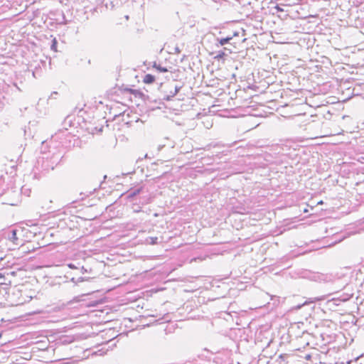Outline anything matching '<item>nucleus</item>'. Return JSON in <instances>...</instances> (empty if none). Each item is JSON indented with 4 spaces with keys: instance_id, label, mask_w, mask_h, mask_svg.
Masks as SVG:
<instances>
[{
    "instance_id": "obj_2",
    "label": "nucleus",
    "mask_w": 364,
    "mask_h": 364,
    "mask_svg": "<svg viewBox=\"0 0 364 364\" xmlns=\"http://www.w3.org/2000/svg\"><path fill=\"white\" fill-rule=\"evenodd\" d=\"M62 156L60 153L55 151L51 154H44L43 156L38 160V164H41V167L44 171L53 170L55 166L58 164Z\"/></svg>"
},
{
    "instance_id": "obj_14",
    "label": "nucleus",
    "mask_w": 364,
    "mask_h": 364,
    "mask_svg": "<svg viewBox=\"0 0 364 364\" xmlns=\"http://www.w3.org/2000/svg\"><path fill=\"white\" fill-rule=\"evenodd\" d=\"M53 95H58V92H53L51 93V95H50V97H53Z\"/></svg>"
},
{
    "instance_id": "obj_15",
    "label": "nucleus",
    "mask_w": 364,
    "mask_h": 364,
    "mask_svg": "<svg viewBox=\"0 0 364 364\" xmlns=\"http://www.w3.org/2000/svg\"><path fill=\"white\" fill-rule=\"evenodd\" d=\"M82 270L83 272H86V269H85L84 267H82Z\"/></svg>"
},
{
    "instance_id": "obj_3",
    "label": "nucleus",
    "mask_w": 364,
    "mask_h": 364,
    "mask_svg": "<svg viewBox=\"0 0 364 364\" xmlns=\"http://www.w3.org/2000/svg\"><path fill=\"white\" fill-rule=\"evenodd\" d=\"M181 89V86L176 85L173 87V90H171L169 94L165 95L163 99L166 101L171 100L180 91Z\"/></svg>"
},
{
    "instance_id": "obj_19",
    "label": "nucleus",
    "mask_w": 364,
    "mask_h": 364,
    "mask_svg": "<svg viewBox=\"0 0 364 364\" xmlns=\"http://www.w3.org/2000/svg\"><path fill=\"white\" fill-rule=\"evenodd\" d=\"M301 306H300V305H299V306H297V309H300V308H301Z\"/></svg>"
},
{
    "instance_id": "obj_12",
    "label": "nucleus",
    "mask_w": 364,
    "mask_h": 364,
    "mask_svg": "<svg viewBox=\"0 0 364 364\" xmlns=\"http://www.w3.org/2000/svg\"><path fill=\"white\" fill-rule=\"evenodd\" d=\"M224 55H225V53H224L223 52H222L221 53H219V54L217 55V58H222Z\"/></svg>"
},
{
    "instance_id": "obj_1",
    "label": "nucleus",
    "mask_w": 364,
    "mask_h": 364,
    "mask_svg": "<svg viewBox=\"0 0 364 364\" xmlns=\"http://www.w3.org/2000/svg\"><path fill=\"white\" fill-rule=\"evenodd\" d=\"M27 233L31 234L28 229L24 228L9 230L4 233V238L0 240V247L5 242L8 250H16L24 244L26 240L23 237Z\"/></svg>"
},
{
    "instance_id": "obj_10",
    "label": "nucleus",
    "mask_w": 364,
    "mask_h": 364,
    "mask_svg": "<svg viewBox=\"0 0 364 364\" xmlns=\"http://www.w3.org/2000/svg\"><path fill=\"white\" fill-rule=\"evenodd\" d=\"M71 281H72L73 282H75V279H74V278H72ZM82 281H84V279H83L82 277H79V278L77 279V282H75V283L81 282H82Z\"/></svg>"
},
{
    "instance_id": "obj_17",
    "label": "nucleus",
    "mask_w": 364,
    "mask_h": 364,
    "mask_svg": "<svg viewBox=\"0 0 364 364\" xmlns=\"http://www.w3.org/2000/svg\"><path fill=\"white\" fill-rule=\"evenodd\" d=\"M305 304H306V302L303 303L302 306H304Z\"/></svg>"
},
{
    "instance_id": "obj_18",
    "label": "nucleus",
    "mask_w": 364,
    "mask_h": 364,
    "mask_svg": "<svg viewBox=\"0 0 364 364\" xmlns=\"http://www.w3.org/2000/svg\"><path fill=\"white\" fill-rule=\"evenodd\" d=\"M305 304H306V302L303 303L302 306H304Z\"/></svg>"
},
{
    "instance_id": "obj_6",
    "label": "nucleus",
    "mask_w": 364,
    "mask_h": 364,
    "mask_svg": "<svg viewBox=\"0 0 364 364\" xmlns=\"http://www.w3.org/2000/svg\"><path fill=\"white\" fill-rule=\"evenodd\" d=\"M141 188H136V189L130 190L128 192L127 198H131L134 197L135 196H136L137 194H139L141 192Z\"/></svg>"
},
{
    "instance_id": "obj_7",
    "label": "nucleus",
    "mask_w": 364,
    "mask_h": 364,
    "mask_svg": "<svg viewBox=\"0 0 364 364\" xmlns=\"http://www.w3.org/2000/svg\"><path fill=\"white\" fill-rule=\"evenodd\" d=\"M232 37H226V38H220L219 41V43L220 44V46H224L225 45L226 43H229V41L232 39Z\"/></svg>"
},
{
    "instance_id": "obj_8",
    "label": "nucleus",
    "mask_w": 364,
    "mask_h": 364,
    "mask_svg": "<svg viewBox=\"0 0 364 364\" xmlns=\"http://www.w3.org/2000/svg\"><path fill=\"white\" fill-rule=\"evenodd\" d=\"M154 67H156V68H157V70H159L160 72H161V73H166V72H168L167 68H163V67H161V66H160V65L156 66V65L155 64Z\"/></svg>"
},
{
    "instance_id": "obj_9",
    "label": "nucleus",
    "mask_w": 364,
    "mask_h": 364,
    "mask_svg": "<svg viewBox=\"0 0 364 364\" xmlns=\"http://www.w3.org/2000/svg\"><path fill=\"white\" fill-rule=\"evenodd\" d=\"M56 44H57V41H56L55 38H54L53 40V43L51 45V49L52 50H56Z\"/></svg>"
},
{
    "instance_id": "obj_5",
    "label": "nucleus",
    "mask_w": 364,
    "mask_h": 364,
    "mask_svg": "<svg viewBox=\"0 0 364 364\" xmlns=\"http://www.w3.org/2000/svg\"><path fill=\"white\" fill-rule=\"evenodd\" d=\"M158 240L157 237H149L146 238L145 242L149 245H156L158 243Z\"/></svg>"
},
{
    "instance_id": "obj_16",
    "label": "nucleus",
    "mask_w": 364,
    "mask_h": 364,
    "mask_svg": "<svg viewBox=\"0 0 364 364\" xmlns=\"http://www.w3.org/2000/svg\"><path fill=\"white\" fill-rule=\"evenodd\" d=\"M305 304H306V302L303 303L302 306H304Z\"/></svg>"
},
{
    "instance_id": "obj_13",
    "label": "nucleus",
    "mask_w": 364,
    "mask_h": 364,
    "mask_svg": "<svg viewBox=\"0 0 364 364\" xmlns=\"http://www.w3.org/2000/svg\"><path fill=\"white\" fill-rule=\"evenodd\" d=\"M275 9H276L278 11H283V9H281V8H280L279 6H277L275 7Z\"/></svg>"
},
{
    "instance_id": "obj_4",
    "label": "nucleus",
    "mask_w": 364,
    "mask_h": 364,
    "mask_svg": "<svg viewBox=\"0 0 364 364\" xmlns=\"http://www.w3.org/2000/svg\"><path fill=\"white\" fill-rule=\"evenodd\" d=\"M155 80V77L151 74H146L144 77V82L151 84Z\"/></svg>"
},
{
    "instance_id": "obj_11",
    "label": "nucleus",
    "mask_w": 364,
    "mask_h": 364,
    "mask_svg": "<svg viewBox=\"0 0 364 364\" xmlns=\"http://www.w3.org/2000/svg\"><path fill=\"white\" fill-rule=\"evenodd\" d=\"M68 267L70 269H77V267L73 263H70L68 264Z\"/></svg>"
}]
</instances>
